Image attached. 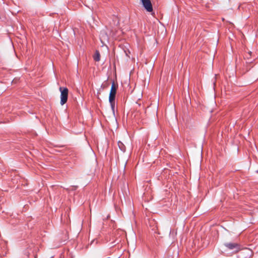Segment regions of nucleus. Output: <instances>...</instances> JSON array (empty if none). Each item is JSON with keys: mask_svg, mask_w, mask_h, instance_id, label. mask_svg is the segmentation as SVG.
<instances>
[{"mask_svg": "<svg viewBox=\"0 0 258 258\" xmlns=\"http://www.w3.org/2000/svg\"><path fill=\"white\" fill-rule=\"evenodd\" d=\"M224 245L227 250L232 251L233 253H237L241 250V245L236 242H227L224 243Z\"/></svg>", "mask_w": 258, "mask_h": 258, "instance_id": "1", "label": "nucleus"}, {"mask_svg": "<svg viewBox=\"0 0 258 258\" xmlns=\"http://www.w3.org/2000/svg\"><path fill=\"white\" fill-rule=\"evenodd\" d=\"M59 90L61 93L60 94V104L63 105L68 101L69 90L66 87H60Z\"/></svg>", "mask_w": 258, "mask_h": 258, "instance_id": "2", "label": "nucleus"}, {"mask_svg": "<svg viewBox=\"0 0 258 258\" xmlns=\"http://www.w3.org/2000/svg\"><path fill=\"white\" fill-rule=\"evenodd\" d=\"M118 87V85H115L114 82L113 81L112 83L111 90L109 96V101H112L113 100L115 99V95L116 93V90Z\"/></svg>", "mask_w": 258, "mask_h": 258, "instance_id": "3", "label": "nucleus"}, {"mask_svg": "<svg viewBox=\"0 0 258 258\" xmlns=\"http://www.w3.org/2000/svg\"><path fill=\"white\" fill-rule=\"evenodd\" d=\"M141 2L144 8L148 12L153 11V6L150 0H141Z\"/></svg>", "mask_w": 258, "mask_h": 258, "instance_id": "4", "label": "nucleus"}, {"mask_svg": "<svg viewBox=\"0 0 258 258\" xmlns=\"http://www.w3.org/2000/svg\"><path fill=\"white\" fill-rule=\"evenodd\" d=\"M94 60L96 61H99L100 60V54L98 50H96L93 55Z\"/></svg>", "mask_w": 258, "mask_h": 258, "instance_id": "5", "label": "nucleus"}, {"mask_svg": "<svg viewBox=\"0 0 258 258\" xmlns=\"http://www.w3.org/2000/svg\"><path fill=\"white\" fill-rule=\"evenodd\" d=\"M118 146L119 147V148L120 149V150L122 151L123 152H124L125 151V149H126V148H125V146H124V145L120 141H118Z\"/></svg>", "mask_w": 258, "mask_h": 258, "instance_id": "6", "label": "nucleus"}, {"mask_svg": "<svg viewBox=\"0 0 258 258\" xmlns=\"http://www.w3.org/2000/svg\"><path fill=\"white\" fill-rule=\"evenodd\" d=\"M111 108L113 111L114 110L115 108V100H113L112 101L109 102Z\"/></svg>", "mask_w": 258, "mask_h": 258, "instance_id": "7", "label": "nucleus"}, {"mask_svg": "<svg viewBox=\"0 0 258 258\" xmlns=\"http://www.w3.org/2000/svg\"><path fill=\"white\" fill-rule=\"evenodd\" d=\"M251 52L249 51L247 54H245V57L247 59H249V57L251 56Z\"/></svg>", "mask_w": 258, "mask_h": 258, "instance_id": "8", "label": "nucleus"}, {"mask_svg": "<svg viewBox=\"0 0 258 258\" xmlns=\"http://www.w3.org/2000/svg\"><path fill=\"white\" fill-rule=\"evenodd\" d=\"M78 186H72V189L73 190H76Z\"/></svg>", "mask_w": 258, "mask_h": 258, "instance_id": "9", "label": "nucleus"}]
</instances>
